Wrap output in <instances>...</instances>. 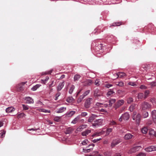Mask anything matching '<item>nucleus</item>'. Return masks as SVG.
Masks as SVG:
<instances>
[{"mask_svg":"<svg viewBox=\"0 0 156 156\" xmlns=\"http://www.w3.org/2000/svg\"><path fill=\"white\" fill-rule=\"evenodd\" d=\"M25 115V114L23 113H21L19 114L17 116V118L18 119L20 118L23 117Z\"/></svg>","mask_w":156,"mask_h":156,"instance_id":"37998d69","label":"nucleus"},{"mask_svg":"<svg viewBox=\"0 0 156 156\" xmlns=\"http://www.w3.org/2000/svg\"><path fill=\"white\" fill-rule=\"evenodd\" d=\"M112 86V84H105V87L107 88H109L111 87Z\"/></svg>","mask_w":156,"mask_h":156,"instance_id":"774afa93","label":"nucleus"},{"mask_svg":"<svg viewBox=\"0 0 156 156\" xmlns=\"http://www.w3.org/2000/svg\"><path fill=\"white\" fill-rule=\"evenodd\" d=\"M80 119V117L79 116H77L75 118L74 120L71 123L73 124H76L77 122Z\"/></svg>","mask_w":156,"mask_h":156,"instance_id":"393cba45","label":"nucleus"},{"mask_svg":"<svg viewBox=\"0 0 156 156\" xmlns=\"http://www.w3.org/2000/svg\"><path fill=\"white\" fill-rule=\"evenodd\" d=\"M49 79V78L48 76H46L45 79L44 80H41V83H43L44 84L45 83V82L47 81Z\"/></svg>","mask_w":156,"mask_h":156,"instance_id":"49530a36","label":"nucleus"},{"mask_svg":"<svg viewBox=\"0 0 156 156\" xmlns=\"http://www.w3.org/2000/svg\"><path fill=\"white\" fill-rule=\"evenodd\" d=\"M64 85V82H63L62 83H60L58 87H57V90L58 91H60L63 87Z\"/></svg>","mask_w":156,"mask_h":156,"instance_id":"dca6fc26","label":"nucleus"},{"mask_svg":"<svg viewBox=\"0 0 156 156\" xmlns=\"http://www.w3.org/2000/svg\"><path fill=\"white\" fill-rule=\"evenodd\" d=\"M150 92L149 90H146L144 92V97L145 99L148 96V95L149 94Z\"/></svg>","mask_w":156,"mask_h":156,"instance_id":"a19ab883","label":"nucleus"},{"mask_svg":"<svg viewBox=\"0 0 156 156\" xmlns=\"http://www.w3.org/2000/svg\"><path fill=\"white\" fill-rule=\"evenodd\" d=\"M128 84L129 85H131V86H136V84H135L134 83L132 82H129V83H128Z\"/></svg>","mask_w":156,"mask_h":156,"instance_id":"680f3d73","label":"nucleus"},{"mask_svg":"<svg viewBox=\"0 0 156 156\" xmlns=\"http://www.w3.org/2000/svg\"><path fill=\"white\" fill-rule=\"evenodd\" d=\"M97 117V115H92L88 119V122H92L94 120L95 118Z\"/></svg>","mask_w":156,"mask_h":156,"instance_id":"f3484780","label":"nucleus"},{"mask_svg":"<svg viewBox=\"0 0 156 156\" xmlns=\"http://www.w3.org/2000/svg\"><path fill=\"white\" fill-rule=\"evenodd\" d=\"M80 76L79 75H76L74 77V79L75 81L78 80L80 78Z\"/></svg>","mask_w":156,"mask_h":156,"instance_id":"c9c22d12","label":"nucleus"},{"mask_svg":"<svg viewBox=\"0 0 156 156\" xmlns=\"http://www.w3.org/2000/svg\"><path fill=\"white\" fill-rule=\"evenodd\" d=\"M5 131L3 130L2 132L1 133H0V135L1 136V137H3V136H4V135H5Z\"/></svg>","mask_w":156,"mask_h":156,"instance_id":"6e6d98bb","label":"nucleus"},{"mask_svg":"<svg viewBox=\"0 0 156 156\" xmlns=\"http://www.w3.org/2000/svg\"><path fill=\"white\" fill-rule=\"evenodd\" d=\"M87 114L86 112H83L81 114V116L83 117H84L87 115Z\"/></svg>","mask_w":156,"mask_h":156,"instance_id":"69168bd1","label":"nucleus"},{"mask_svg":"<svg viewBox=\"0 0 156 156\" xmlns=\"http://www.w3.org/2000/svg\"><path fill=\"white\" fill-rule=\"evenodd\" d=\"M147 87L144 85H141L140 87V88L142 89H146Z\"/></svg>","mask_w":156,"mask_h":156,"instance_id":"338daca9","label":"nucleus"},{"mask_svg":"<svg viewBox=\"0 0 156 156\" xmlns=\"http://www.w3.org/2000/svg\"><path fill=\"white\" fill-rule=\"evenodd\" d=\"M87 126L86 125H82L79 126L77 129V130L78 131H81L84 128H86Z\"/></svg>","mask_w":156,"mask_h":156,"instance_id":"a211bd4d","label":"nucleus"},{"mask_svg":"<svg viewBox=\"0 0 156 156\" xmlns=\"http://www.w3.org/2000/svg\"><path fill=\"white\" fill-rule=\"evenodd\" d=\"M60 93H58L55 95V100H57L58 99V97L60 95Z\"/></svg>","mask_w":156,"mask_h":156,"instance_id":"0e129e2a","label":"nucleus"},{"mask_svg":"<svg viewBox=\"0 0 156 156\" xmlns=\"http://www.w3.org/2000/svg\"><path fill=\"white\" fill-rule=\"evenodd\" d=\"M149 114L146 111H144L142 114V117L144 118H145L148 117Z\"/></svg>","mask_w":156,"mask_h":156,"instance_id":"412c9836","label":"nucleus"},{"mask_svg":"<svg viewBox=\"0 0 156 156\" xmlns=\"http://www.w3.org/2000/svg\"><path fill=\"white\" fill-rule=\"evenodd\" d=\"M121 24V23L120 22H115L113 23L112 26H119Z\"/></svg>","mask_w":156,"mask_h":156,"instance_id":"58836bf2","label":"nucleus"},{"mask_svg":"<svg viewBox=\"0 0 156 156\" xmlns=\"http://www.w3.org/2000/svg\"><path fill=\"white\" fill-rule=\"evenodd\" d=\"M73 129L71 127H69L66 129L65 131V133L66 134H69L71 133L72 132Z\"/></svg>","mask_w":156,"mask_h":156,"instance_id":"6ab92c4d","label":"nucleus"},{"mask_svg":"<svg viewBox=\"0 0 156 156\" xmlns=\"http://www.w3.org/2000/svg\"><path fill=\"white\" fill-rule=\"evenodd\" d=\"M102 92L98 89H95L94 91V96L96 98L101 96L102 95Z\"/></svg>","mask_w":156,"mask_h":156,"instance_id":"423d86ee","label":"nucleus"},{"mask_svg":"<svg viewBox=\"0 0 156 156\" xmlns=\"http://www.w3.org/2000/svg\"><path fill=\"white\" fill-rule=\"evenodd\" d=\"M126 75V74L123 72H119L118 73H115L114 74V76H115L116 77L114 79H116L119 77L121 78L125 76Z\"/></svg>","mask_w":156,"mask_h":156,"instance_id":"9d476101","label":"nucleus"},{"mask_svg":"<svg viewBox=\"0 0 156 156\" xmlns=\"http://www.w3.org/2000/svg\"><path fill=\"white\" fill-rule=\"evenodd\" d=\"M102 123V120L101 119H100L95 121L94 122L92 123V126L97 127L101 125Z\"/></svg>","mask_w":156,"mask_h":156,"instance_id":"39448f33","label":"nucleus"},{"mask_svg":"<svg viewBox=\"0 0 156 156\" xmlns=\"http://www.w3.org/2000/svg\"><path fill=\"white\" fill-rule=\"evenodd\" d=\"M146 154L143 153H139L137 155H136V156H146Z\"/></svg>","mask_w":156,"mask_h":156,"instance_id":"13d9d810","label":"nucleus"},{"mask_svg":"<svg viewBox=\"0 0 156 156\" xmlns=\"http://www.w3.org/2000/svg\"><path fill=\"white\" fill-rule=\"evenodd\" d=\"M150 85L152 87H154L156 86V82L153 81L150 83Z\"/></svg>","mask_w":156,"mask_h":156,"instance_id":"de8ad7c7","label":"nucleus"},{"mask_svg":"<svg viewBox=\"0 0 156 156\" xmlns=\"http://www.w3.org/2000/svg\"><path fill=\"white\" fill-rule=\"evenodd\" d=\"M104 132L103 131L96 132L92 135L93 137H96L100 136L104 134Z\"/></svg>","mask_w":156,"mask_h":156,"instance_id":"4468645a","label":"nucleus"},{"mask_svg":"<svg viewBox=\"0 0 156 156\" xmlns=\"http://www.w3.org/2000/svg\"><path fill=\"white\" fill-rule=\"evenodd\" d=\"M114 93V92L113 90H111L110 91H108V93H107V95L108 96H110L112 94H113Z\"/></svg>","mask_w":156,"mask_h":156,"instance_id":"8fccbe9b","label":"nucleus"},{"mask_svg":"<svg viewBox=\"0 0 156 156\" xmlns=\"http://www.w3.org/2000/svg\"><path fill=\"white\" fill-rule=\"evenodd\" d=\"M141 115L140 114H138L136 116H133V119L134 120H135L137 124H139L140 121Z\"/></svg>","mask_w":156,"mask_h":156,"instance_id":"1a4fd4ad","label":"nucleus"},{"mask_svg":"<svg viewBox=\"0 0 156 156\" xmlns=\"http://www.w3.org/2000/svg\"><path fill=\"white\" fill-rule=\"evenodd\" d=\"M148 131V129L147 127H145L142 128L141 129V131L143 133L146 134Z\"/></svg>","mask_w":156,"mask_h":156,"instance_id":"2f4dec72","label":"nucleus"},{"mask_svg":"<svg viewBox=\"0 0 156 156\" xmlns=\"http://www.w3.org/2000/svg\"><path fill=\"white\" fill-rule=\"evenodd\" d=\"M90 90H87L86 91H85L83 94L84 96L85 97L86 95H87L89 93Z\"/></svg>","mask_w":156,"mask_h":156,"instance_id":"052dcab7","label":"nucleus"},{"mask_svg":"<svg viewBox=\"0 0 156 156\" xmlns=\"http://www.w3.org/2000/svg\"><path fill=\"white\" fill-rule=\"evenodd\" d=\"M39 111L40 112H44L45 113H49L51 112V111L49 110H46L43 108H40L39 109Z\"/></svg>","mask_w":156,"mask_h":156,"instance_id":"cd10ccee","label":"nucleus"},{"mask_svg":"<svg viewBox=\"0 0 156 156\" xmlns=\"http://www.w3.org/2000/svg\"><path fill=\"white\" fill-rule=\"evenodd\" d=\"M40 86V85L39 84H37L35 86H34L31 89L32 90L34 91L36 90Z\"/></svg>","mask_w":156,"mask_h":156,"instance_id":"4c0bfd02","label":"nucleus"},{"mask_svg":"<svg viewBox=\"0 0 156 156\" xmlns=\"http://www.w3.org/2000/svg\"><path fill=\"white\" fill-rule=\"evenodd\" d=\"M116 84L117 86H122L124 85V83L122 81H120L119 82L117 83Z\"/></svg>","mask_w":156,"mask_h":156,"instance_id":"79ce46f5","label":"nucleus"},{"mask_svg":"<svg viewBox=\"0 0 156 156\" xmlns=\"http://www.w3.org/2000/svg\"><path fill=\"white\" fill-rule=\"evenodd\" d=\"M152 118L154 122H156V110H154L151 112Z\"/></svg>","mask_w":156,"mask_h":156,"instance_id":"ddd939ff","label":"nucleus"},{"mask_svg":"<svg viewBox=\"0 0 156 156\" xmlns=\"http://www.w3.org/2000/svg\"><path fill=\"white\" fill-rule=\"evenodd\" d=\"M129 115L127 112H126L122 115L119 118V120L121 122L123 119L124 120H127L129 119Z\"/></svg>","mask_w":156,"mask_h":156,"instance_id":"f03ea898","label":"nucleus"},{"mask_svg":"<svg viewBox=\"0 0 156 156\" xmlns=\"http://www.w3.org/2000/svg\"><path fill=\"white\" fill-rule=\"evenodd\" d=\"M124 101L123 100H119L115 104V109H117L121 105H123L124 103Z\"/></svg>","mask_w":156,"mask_h":156,"instance_id":"7ed1b4c3","label":"nucleus"},{"mask_svg":"<svg viewBox=\"0 0 156 156\" xmlns=\"http://www.w3.org/2000/svg\"><path fill=\"white\" fill-rule=\"evenodd\" d=\"M53 71V70L51 69L49 71H46L44 73H42V75H47V74H50Z\"/></svg>","mask_w":156,"mask_h":156,"instance_id":"f704fd0d","label":"nucleus"},{"mask_svg":"<svg viewBox=\"0 0 156 156\" xmlns=\"http://www.w3.org/2000/svg\"><path fill=\"white\" fill-rule=\"evenodd\" d=\"M102 139L101 138H100L99 139H94L92 141L93 143H96L99 141L100 140H101Z\"/></svg>","mask_w":156,"mask_h":156,"instance_id":"e2e57ef3","label":"nucleus"},{"mask_svg":"<svg viewBox=\"0 0 156 156\" xmlns=\"http://www.w3.org/2000/svg\"><path fill=\"white\" fill-rule=\"evenodd\" d=\"M145 150L147 152H151L153 151L152 146H151L145 148Z\"/></svg>","mask_w":156,"mask_h":156,"instance_id":"473e14b6","label":"nucleus"},{"mask_svg":"<svg viewBox=\"0 0 156 156\" xmlns=\"http://www.w3.org/2000/svg\"><path fill=\"white\" fill-rule=\"evenodd\" d=\"M135 105H131L129 107V109L130 111L133 112V110L135 109Z\"/></svg>","mask_w":156,"mask_h":156,"instance_id":"e433bc0d","label":"nucleus"},{"mask_svg":"<svg viewBox=\"0 0 156 156\" xmlns=\"http://www.w3.org/2000/svg\"><path fill=\"white\" fill-rule=\"evenodd\" d=\"M75 88V86L73 85H72L71 87H70L69 90V93L70 94H72L73 90Z\"/></svg>","mask_w":156,"mask_h":156,"instance_id":"c756f323","label":"nucleus"},{"mask_svg":"<svg viewBox=\"0 0 156 156\" xmlns=\"http://www.w3.org/2000/svg\"><path fill=\"white\" fill-rule=\"evenodd\" d=\"M151 105L148 102L144 101L142 103L141 108L143 110H145L147 109H149L151 108Z\"/></svg>","mask_w":156,"mask_h":156,"instance_id":"f257e3e1","label":"nucleus"},{"mask_svg":"<svg viewBox=\"0 0 156 156\" xmlns=\"http://www.w3.org/2000/svg\"><path fill=\"white\" fill-rule=\"evenodd\" d=\"M75 113L74 111H71L66 114V116L67 117H71L74 115Z\"/></svg>","mask_w":156,"mask_h":156,"instance_id":"b1692460","label":"nucleus"},{"mask_svg":"<svg viewBox=\"0 0 156 156\" xmlns=\"http://www.w3.org/2000/svg\"><path fill=\"white\" fill-rule=\"evenodd\" d=\"M66 108L64 107L60 108L57 111V113H62L66 110Z\"/></svg>","mask_w":156,"mask_h":156,"instance_id":"a878e982","label":"nucleus"},{"mask_svg":"<svg viewBox=\"0 0 156 156\" xmlns=\"http://www.w3.org/2000/svg\"><path fill=\"white\" fill-rule=\"evenodd\" d=\"M149 101H150L153 105H154L156 104V101L155 99L154 98H152L150 99Z\"/></svg>","mask_w":156,"mask_h":156,"instance_id":"7c9ffc66","label":"nucleus"},{"mask_svg":"<svg viewBox=\"0 0 156 156\" xmlns=\"http://www.w3.org/2000/svg\"><path fill=\"white\" fill-rule=\"evenodd\" d=\"M109 124L110 125H116L117 123L115 121H111Z\"/></svg>","mask_w":156,"mask_h":156,"instance_id":"4d7b16f0","label":"nucleus"},{"mask_svg":"<svg viewBox=\"0 0 156 156\" xmlns=\"http://www.w3.org/2000/svg\"><path fill=\"white\" fill-rule=\"evenodd\" d=\"M60 118V117L57 116L55 117L54 118V120L57 122H58L59 121V119Z\"/></svg>","mask_w":156,"mask_h":156,"instance_id":"603ef678","label":"nucleus"},{"mask_svg":"<svg viewBox=\"0 0 156 156\" xmlns=\"http://www.w3.org/2000/svg\"><path fill=\"white\" fill-rule=\"evenodd\" d=\"M15 109L12 107H9L6 109V112L7 113H9L12 112L14 111Z\"/></svg>","mask_w":156,"mask_h":156,"instance_id":"4be33fe9","label":"nucleus"},{"mask_svg":"<svg viewBox=\"0 0 156 156\" xmlns=\"http://www.w3.org/2000/svg\"><path fill=\"white\" fill-rule=\"evenodd\" d=\"M103 104L99 102H97L95 104L96 107H101Z\"/></svg>","mask_w":156,"mask_h":156,"instance_id":"09e8293b","label":"nucleus"},{"mask_svg":"<svg viewBox=\"0 0 156 156\" xmlns=\"http://www.w3.org/2000/svg\"><path fill=\"white\" fill-rule=\"evenodd\" d=\"M92 83V81L91 80H88L85 81L84 83V86H90Z\"/></svg>","mask_w":156,"mask_h":156,"instance_id":"aec40b11","label":"nucleus"},{"mask_svg":"<svg viewBox=\"0 0 156 156\" xmlns=\"http://www.w3.org/2000/svg\"><path fill=\"white\" fill-rule=\"evenodd\" d=\"M140 148V146H137L134 147L130 149L128 151V153L131 154L133 153H134L139 150Z\"/></svg>","mask_w":156,"mask_h":156,"instance_id":"6e6552de","label":"nucleus"},{"mask_svg":"<svg viewBox=\"0 0 156 156\" xmlns=\"http://www.w3.org/2000/svg\"><path fill=\"white\" fill-rule=\"evenodd\" d=\"M92 150V148H90L89 149H83L84 152L85 153L89 152L90 151Z\"/></svg>","mask_w":156,"mask_h":156,"instance_id":"c03bdc74","label":"nucleus"},{"mask_svg":"<svg viewBox=\"0 0 156 156\" xmlns=\"http://www.w3.org/2000/svg\"><path fill=\"white\" fill-rule=\"evenodd\" d=\"M88 142V141L87 140H85L82 142V144H83V145H85L86 144H87Z\"/></svg>","mask_w":156,"mask_h":156,"instance_id":"5fc2aeb1","label":"nucleus"},{"mask_svg":"<svg viewBox=\"0 0 156 156\" xmlns=\"http://www.w3.org/2000/svg\"><path fill=\"white\" fill-rule=\"evenodd\" d=\"M127 101L128 103L130 104L133 101V99L131 98H129L127 99Z\"/></svg>","mask_w":156,"mask_h":156,"instance_id":"a18cd8bd","label":"nucleus"},{"mask_svg":"<svg viewBox=\"0 0 156 156\" xmlns=\"http://www.w3.org/2000/svg\"><path fill=\"white\" fill-rule=\"evenodd\" d=\"M144 97L143 94L142 93H140L138 94V95L137 96V98L138 99H142Z\"/></svg>","mask_w":156,"mask_h":156,"instance_id":"72a5a7b5","label":"nucleus"},{"mask_svg":"<svg viewBox=\"0 0 156 156\" xmlns=\"http://www.w3.org/2000/svg\"><path fill=\"white\" fill-rule=\"evenodd\" d=\"M25 100H26V103H27L32 104L34 103L33 99L29 97H25Z\"/></svg>","mask_w":156,"mask_h":156,"instance_id":"9b49d317","label":"nucleus"},{"mask_svg":"<svg viewBox=\"0 0 156 156\" xmlns=\"http://www.w3.org/2000/svg\"><path fill=\"white\" fill-rule=\"evenodd\" d=\"M133 136L132 135L131 133H128L126 134L124 136V139L125 140H128L132 138Z\"/></svg>","mask_w":156,"mask_h":156,"instance_id":"2eb2a0df","label":"nucleus"},{"mask_svg":"<svg viewBox=\"0 0 156 156\" xmlns=\"http://www.w3.org/2000/svg\"><path fill=\"white\" fill-rule=\"evenodd\" d=\"M22 106L24 110H26L29 109V108L27 106L25 105H23Z\"/></svg>","mask_w":156,"mask_h":156,"instance_id":"864d4df0","label":"nucleus"},{"mask_svg":"<svg viewBox=\"0 0 156 156\" xmlns=\"http://www.w3.org/2000/svg\"><path fill=\"white\" fill-rule=\"evenodd\" d=\"M93 100V99L92 98H89L87 99L85 103L84 104V107L86 108H89L90 107L91 101Z\"/></svg>","mask_w":156,"mask_h":156,"instance_id":"20e7f679","label":"nucleus"},{"mask_svg":"<svg viewBox=\"0 0 156 156\" xmlns=\"http://www.w3.org/2000/svg\"><path fill=\"white\" fill-rule=\"evenodd\" d=\"M91 132V130L90 129H87L85 131L83 132L82 133L83 136H87V135L88 134Z\"/></svg>","mask_w":156,"mask_h":156,"instance_id":"5701e85b","label":"nucleus"},{"mask_svg":"<svg viewBox=\"0 0 156 156\" xmlns=\"http://www.w3.org/2000/svg\"><path fill=\"white\" fill-rule=\"evenodd\" d=\"M121 142L119 140L116 139L113 140L112 142L111 146L113 147L115 146L118 144L120 142Z\"/></svg>","mask_w":156,"mask_h":156,"instance_id":"f8f14e48","label":"nucleus"},{"mask_svg":"<svg viewBox=\"0 0 156 156\" xmlns=\"http://www.w3.org/2000/svg\"><path fill=\"white\" fill-rule=\"evenodd\" d=\"M112 130V128H108L107 129L106 133L108 135L110 133H111Z\"/></svg>","mask_w":156,"mask_h":156,"instance_id":"3c124183","label":"nucleus"},{"mask_svg":"<svg viewBox=\"0 0 156 156\" xmlns=\"http://www.w3.org/2000/svg\"><path fill=\"white\" fill-rule=\"evenodd\" d=\"M115 99H111L109 101V107H110L112 106V104L115 102Z\"/></svg>","mask_w":156,"mask_h":156,"instance_id":"bb28decb","label":"nucleus"},{"mask_svg":"<svg viewBox=\"0 0 156 156\" xmlns=\"http://www.w3.org/2000/svg\"><path fill=\"white\" fill-rule=\"evenodd\" d=\"M149 134L151 135H154L155 134V131L152 129H149Z\"/></svg>","mask_w":156,"mask_h":156,"instance_id":"ea45409f","label":"nucleus"},{"mask_svg":"<svg viewBox=\"0 0 156 156\" xmlns=\"http://www.w3.org/2000/svg\"><path fill=\"white\" fill-rule=\"evenodd\" d=\"M97 47L99 49H102L103 47V45L102 44H100Z\"/></svg>","mask_w":156,"mask_h":156,"instance_id":"bf43d9fd","label":"nucleus"},{"mask_svg":"<svg viewBox=\"0 0 156 156\" xmlns=\"http://www.w3.org/2000/svg\"><path fill=\"white\" fill-rule=\"evenodd\" d=\"M26 82H22L21 83L19 84L16 87V90L17 91H22L24 90L23 86L25 84Z\"/></svg>","mask_w":156,"mask_h":156,"instance_id":"0eeeda50","label":"nucleus"},{"mask_svg":"<svg viewBox=\"0 0 156 156\" xmlns=\"http://www.w3.org/2000/svg\"><path fill=\"white\" fill-rule=\"evenodd\" d=\"M74 101V99L72 97H68L66 100L67 102L69 103L72 102Z\"/></svg>","mask_w":156,"mask_h":156,"instance_id":"c85d7f7f","label":"nucleus"}]
</instances>
